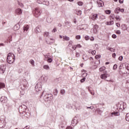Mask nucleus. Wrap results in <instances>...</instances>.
I'll list each match as a JSON object with an SVG mask.
<instances>
[{"label": "nucleus", "instance_id": "nucleus-6", "mask_svg": "<svg viewBox=\"0 0 129 129\" xmlns=\"http://www.w3.org/2000/svg\"><path fill=\"white\" fill-rule=\"evenodd\" d=\"M6 68H7V66L6 64H2L0 66V73L1 74H4L6 72Z\"/></svg>", "mask_w": 129, "mask_h": 129}, {"label": "nucleus", "instance_id": "nucleus-7", "mask_svg": "<svg viewBox=\"0 0 129 129\" xmlns=\"http://www.w3.org/2000/svg\"><path fill=\"white\" fill-rule=\"evenodd\" d=\"M24 76H25V78L27 79V80H30V79H31L30 72L28 71H26L25 72Z\"/></svg>", "mask_w": 129, "mask_h": 129}, {"label": "nucleus", "instance_id": "nucleus-43", "mask_svg": "<svg viewBox=\"0 0 129 129\" xmlns=\"http://www.w3.org/2000/svg\"><path fill=\"white\" fill-rule=\"evenodd\" d=\"M52 33H56L57 32V28L55 27L51 31Z\"/></svg>", "mask_w": 129, "mask_h": 129}, {"label": "nucleus", "instance_id": "nucleus-44", "mask_svg": "<svg viewBox=\"0 0 129 129\" xmlns=\"http://www.w3.org/2000/svg\"><path fill=\"white\" fill-rule=\"evenodd\" d=\"M76 39H77V40H80V39H81V36H80V35H77L76 36Z\"/></svg>", "mask_w": 129, "mask_h": 129}, {"label": "nucleus", "instance_id": "nucleus-60", "mask_svg": "<svg viewBox=\"0 0 129 129\" xmlns=\"http://www.w3.org/2000/svg\"><path fill=\"white\" fill-rule=\"evenodd\" d=\"M72 43H73L72 41H70L69 42V47H71V46H72Z\"/></svg>", "mask_w": 129, "mask_h": 129}, {"label": "nucleus", "instance_id": "nucleus-46", "mask_svg": "<svg viewBox=\"0 0 129 129\" xmlns=\"http://www.w3.org/2000/svg\"><path fill=\"white\" fill-rule=\"evenodd\" d=\"M50 40H52V42H49V45H52V44H53V43H55V40H54L53 39H50Z\"/></svg>", "mask_w": 129, "mask_h": 129}, {"label": "nucleus", "instance_id": "nucleus-55", "mask_svg": "<svg viewBox=\"0 0 129 129\" xmlns=\"http://www.w3.org/2000/svg\"><path fill=\"white\" fill-rule=\"evenodd\" d=\"M87 109H88V108H90V109H93V108H94V106H91L90 107H87Z\"/></svg>", "mask_w": 129, "mask_h": 129}, {"label": "nucleus", "instance_id": "nucleus-16", "mask_svg": "<svg viewBox=\"0 0 129 129\" xmlns=\"http://www.w3.org/2000/svg\"><path fill=\"white\" fill-rule=\"evenodd\" d=\"M97 17H98V15H97V14H93L92 16V20H93V21H95V20L97 19Z\"/></svg>", "mask_w": 129, "mask_h": 129}, {"label": "nucleus", "instance_id": "nucleus-8", "mask_svg": "<svg viewBox=\"0 0 129 129\" xmlns=\"http://www.w3.org/2000/svg\"><path fill=\"white\" fill-rule=\"evenodd\" d=\"M77 122H78V121L77 120V117H75L74 119H73L72 121V124L73 126H75V125L77 124Z\"/></svg>", "mask_w": 129, "mask_h": 129}, {"label": "nucleus", "instance_id": "nucleus-53", "mask_svg": "<svg viewBox=\"0 0 129 129\" xmlns=\"http://www.w3.org/2000/svg\"><path fill=\"white\" fill-rule=\"evenodd\" d=\"M94 29H96L97 30V29H98V25L96 24L94 26Z\"/></svg>", "mask_w": 129, "mask_h": 129}, {"label": "nucleus", "instance_id": "nucleus-56", "mask_svg": "<svg viewBox=\"0 0 129 129\" xmlns=\"http://www.w3.org/2000/svg\"><path fill=\"white\" fill-rule=\"evenodd\" d=\"M52 61H53V60L51 58H49L47 59V61L49 62V63H51Z\"/></svg>", "mask_w": 129, "mask_h": 129}, {"label": "nucleus", "instance_id": "nucleus-24", "mask_svg": "<svg viewBox=\"0 0 129 129\" xmlns=\"http://www.w3.org/2000/svg\"><path fill=\"white\" fill-rule=\"evenodd\" d=\"M66 26H67V28H70L71 27V24H70V22L67 21L65 22Z\"/></svg>", "mask_w": 129, "mask_h": 129}, {"label": "nucleus", "instance_id": "nucleus-36", "mask_svg": "<svg viewBox=\"0 0 129 129\" xmlns=\"http://www.w3.org/2000/svg\"><path fill=\"white\" fill-rule=\"evenodd\" d=\"M82 14V11H81V10H79L78 12H77V15H78V16H81Z\"/></svg>", "mask_w": 129, "mask_h": 129}, {"label": "nucleus", "instance_id": "nucleus-28", "mask_svg": "<svg viewBox=\"0 0 129 129\" xmlns=\"http://www.w3.org/2000/svg\"><path fill=\"white\" fill-rule=\"evenodd\" d=\"M115 18V16H114V14H111L110 16V20H114Z\"/></svg>", "mask_w": 129, "mask_h": 129}, {"label": "nucleus", "instance_id": "nucleus-64", "mask_svg": "<svg viewBox=\"0 0 129 129\" xmlns=\"http://www.w3.org/2000/svg\"><path fill=\"white\" fill-rule=\"evenodd\" d=\"M90 40H91V41H94V37H91V38H90Z\"/></svg>", "mask_w": 129, "mask_h": 129}, {"label": "nucleus", "instance_id": "nucleus-62", "mask_svg": "<svg viewBox=\"0 0 129 129\" xmlns=\"http://www.w3.org/2000/svg\"><path fill=\"white\" fill-rule=\"evenodd\" d=\"M76 46L77 48H81V47H82L80 44H77Z\"/></svg>", "mask_w": 129, "mask_h": 129}, {"label": "nucleus", "instance_id": "nucleus-26", "mask_svg": "<svg viewBox=\"0 0 129 129\" xmlns=\"http://www.w3.org/2000/svg\"><path fill=\"white\" fill-rule=\"evenodd\" d=\"M43 68L45 70H49L50 69V67H49L48 65H44V66H43Z\"/></svg>", "mask_w": 129, "mask_h": 129}, {"label": "nucleus", "instance_id": "nucleus-27", "mask_svg": "<svg viewBox=\"0 0 129 129\" xmlns=\"http://www.w3.org/2000/svg\"><path fill=\"white\" fill-rule=\"evenodd\" d=\"M107 49H108V50H109V51H110L111 52H115V49H113V48L112 47H108V48H107Z\"/></svg>", "mask_w": 129, "mask_h": 129}, {"label": "nucleus", "instance_id": "nucleus-49", "mask_svg": "<svg viewBox=\"0 0 129 129\" xmlns=\"http://www.w3.org/2000/svg\"><path fill=\"white\" fill-rule=\"evenodd\" d=\"M72 49H73V50H76L77 46H76V45H72Z\"/></svg>", "mask_w": 129, "mask_h": 129}, {"label": "nucleus", "instance_id": "nucleus-63", "mask_svg": "<svg viewBox=\"0 0 129 129\" xmlns=\"http://www.w3.org/2000/svg\"><path fill=\"white\" fill-rule=\"evenodd\" d=\"M120 12H121V13H123V12H124V9L120 8Z\"/></svg>", "mask_w": 129, "mask_h": 129}, {"label": "nucleus", "instance_id": "nucleus-29", "mask_svg": "<svg viewBox=\"0 0 129 129\" xmlns=\"http://www.w3.org/2000/svg\"><path fill=\"white\" fill-rule=\"evenodd\" d=\"M29 63L32 65V66H35V61L33 59H31L29 61Z\"/></svg>", "mask_w": 129, "mask_h": 129}, {"label": "nucleus", "instance_id": "nucleus-13", "mask_svg": "<svg viewBox=\"0 0 129 129\" xmlns=\"http://www.w3.org/2000/svg\"><path fill=\"white\" fill-rule=\"evenodd\" d=\"M26 108H27V107L25 105H22L19 107V110H21V111L24 112L25 111Z\"/></svg>", "mask_w": 129, "mask_h": 129}, {"label": "nucleus", "instance_id": "nucleus-15", "mask_svg": "<svg viewBox=\"0 0 129 129\" xmlns=\"http://www.w3.org/2000/svg\"><path fill=\"white\" fill-rule=\"evenodd\" d=\"M106 72H105V73L103 74H102L100 76L101 78L102 79H106V78H107V76H106Z\"/></svg>", "mask_w": 129, "mask_h": 129}, {"label": "nucleus", "instance_id": "nucleus-59", "mask_svg": "<svg viewBox=\"0 0 129 129\" xmlns=\"http://www.w3.org/2000/svg\"><path fill=\"white\" fill-rule=\"evenodd\" d=\"M89 91L92 95H94V92L91 91L90 90H89Z\"/></svg>", "mask_w": 129, "mask_h": 129}, {"label": "nucleus", "instance_id": "nucleus-61", "mask_svg": "<svg viewBox=\"0 0 129 129\" xmlns=\"http://www.w3.org/2000/svg\"><path fill=\"white\" fill-rule=\"evenodd\" d=\"M29 128H30V125H27L23 129H29Z\"/></svg>", "mask_w": 129, "mask_h": 129}, {"label": "nucleus", "instance_id": "nucleus-52", "mask_svg": "<svg viewBox=\"0 0 129 129\" xmlns=\"http://www.w3.org/2000/svg\"><path fill=\"white\" fill-rule=\"evenodd\" d=\"M116 34H117L118 35H120V30H116L115 32Z\"/></svg>", "mask_w": 129, "mask_h": 129}, {"label": "nucleus", "instance_id": "nucleus-12", "mask_svg": "<svg viewBox=\"0 0 129 129\" xmlns=\"http://www.w3.org/2000/svg\"><path fill=\"white\" fill-rule=\"evenodd\" d=\"M97 4L98 5L99 8H100L101 7H103L104 6V3L102 1L99 0L97 1Z\"/></svg>", "mask_w": 129, "mask_h": 129}, {"label": "nucleus", "instance_id": "nucleus-38", "mask_svg": "<svg viewBox=\"0 0 129 129\" xmlns=\"http://www.w3.org/2000/svg\"><path fill=\"white\" fill-rule=\"evenodd\" d=\"M43 78L44 81H47L48 80V76H44L43 77Z\"/></svg>", "mask_w": 129, "mask_h": 129}, {"label": "nucleus", "instance_id": "nucleus-9", "mask_svg": "<svg viewBox=\"0 0 129 129\" xmlns=\"http://www.w3.org/2000/svg\"><path fill=\"white\" fill-rule=\"evenodd\" d=\"M38 4H41L44 5L45 6H48L49 5V2L48 1H43V0H39L37 1Z\"/></svg>", "mask_w": 129, "mask_h": 129}, {"label": "nucleus", "instance_id": "nucleus-39", "mask_svg": "<svg viewBox=\"0 0 129 129\" xmlns=\"http://www.w3.org/2000/svg\"><path fill=\"white\" fill-rule=\"evenodd\" d=\"M83 60H85V61H86L87 60H88V57H87L86 55H83Z\"/></svg>", "mask_w": 129, "mask_h": 129}, {"label": "nucleus", "instance_id": "nucleus-58", "mask_svg": "<svg viewBox=\"0 0 129 129\" xmlns=\"http://www.w3.org/2000/svg\"><path fill=\"white\" fill-rule=\"evenodd\" d=\"M112 38H113V39H116V35L115 34H113L112 35Z\"/></svg>", "mask_w": 129, "mask_h": 129}, {"label": "nucleus", "instance_id": "nucleus-3", "mask_svg": "<svg viewBox=\"0 0 129 129\" xmlns=\"http://www.w3.org/2000/svg\"><path fill=\"white\" fill-rule=\"evenodd\" d=\"M41 13V9L36 8L35 9V10L33 12V14L34 17H36V18H38V17H40Z\"/></svg>", "mask_w": 129, "mask_h": 129}, {"label": "nucleus", "instance_id": "nucleus-42", "mask_svg": "<svg viewBox=\"0 0 129 129\" xmlns=\"http://www.w3.org/2000/svg\"><path fill=\"white\" fill-rule=\"evenodd\" d=\"M77 4L78 5V6H81L83 5V3L82 2H78L77 3Z\"/></svg>", "mask_w": 129, "mask_h": 129}, {"label": "nucleus", "instance_id": "nucleus-57", "mask_svg": "<svg viewBox=\"0 0 129 129\" xmlns=\"http://www.w3.org/2000/svg\"><path fill=\"white\" fill-rule=\"evenodd\" d=\"M85 40H86V41H88V40H89V36H86L85 37Z\"/></svg>", "mask_w": 129, "mask_h": 129}, {"label": "nucleus", "instance_id": "nucleus-45", "mask_svg": "<svg viewBox=\"0 0 129 129\" xmlns=\"http://www.w3.org/2000/svg\"><path fill=\"white\" fill-rule=\"evenodd\" d=\"M93 33H94V34H97V32H98V30H97V29H95V28H93Z\"/></svg>", "mask_w": 129, "mask_h": 129}, {"label": "nucleus", "instance_id": "nucleus-19", "mask_svg": "<svg viewBox=\"0 0 129 129\" xmlns=\"http://www.w3.org/2000/svg\"><path fill=\"white\" fill-rule=\"evenodd\" d=\"M62 38L63 41H69V40H70V37L67 36H63Z\"/></svg>", "mask_w": 129, "mask_h": 129}, {"label": "nucleus", "instance_id": "nucleus-35", "mask_svg": "<svg viewBox=\"0 0 129 129\" xmlns=\"http://www.w3.org/2000/svg\"><path fill=\"white\" fill-rule=\"evenodd\" d=\"M105 14H106L107 15H110V13H111V11L109 10H106L105 11Z\"/></svg>", "mask_w": 129, "mask_h": 129}, {"label": "nucleus", "instance_id": "nucleus-50", "mask_svg": "<svg viewBox=\"0 0 129 129\" xmlns=\"http://www.w3.org/2000/svg\"><path fill=\"white\" fill-rule=\"evenodd\" d=\"M123 59V56H120L118 57V60H119V61H122Z\"/></svg>", "mask_w": 129, "mask_h": 129}, {"label": "nucleus", "instance_id": "nucleus-1", "mask_svg": "<svg viewBox=\"0 0 129 129\" xmlns=\"http://www.w3.org/2000/svg\"><path fill=\"white\" fill-rule=\"evenodd\" d=\"M15 54L10 52L7 56V62L9 64H13L15 62Z\"/></svg>", "mask_w": 129, "mask_h": 129}, {"label": "nucleus", "instance_id": "nucleus-18", "mask_svg": "<svg viewBox=\"0 0 129 129\" xmlns=\"http://www.w3.org/2000/svg\"><path fill=\"white\" fill-rule=\"evenodd\" d=\"M88 52L89 53L92 54L93 55H95V54H96V51L93 50L92 49L89 50Z\"/></svg>", "mask_w": 129, "mask_h": 129}, {"label": "nucleus", "instance_id": "nucleus-37", "mask_svg": "<svg viewBox=\"0 0 129 129\" xmlns=\"http://www.w3.org/2000/svg\"><path fill=\"white\" fill-rule=\"evenodd\" d=\"M53 94L54 95H55V96L57 95V94H58V90L55 89L53 92Z\"/></svg>", "mask_w": 129, "mask_h": 129}, {"label": "nucleus", "instance_id": "nucleus-14", "mask_svg": "<svg viewBox=\"0 0 129 129\" xmlns=\"http://www.w3.org/2000/svg\"><path fill=\"white\" fill-rule=\"evenodd\" d=\"M15 13L16 15H21L23 13V11L21 9H17L16 10Z\"/></svg>", "mask_w": 129, "mask_h": 129}, {"label": "nucleus", "instance_id": "nucleus-48", "mask_svg": "<svg viewBox=\"0 0 129 129\" xmlns=\"http://www.w3.org/2000/svg\"><path fill=\"white\" fill-rule=\"evenodd\" d=\"M115 19H116V20H117V21H118V20L119 21H120V19L119 18V16H115Z\"/></svg>", "mask_w": 129, "mask_h": 129}, {"label": "nucleus", "instance_id": "nucleus-2", "mask_svg": "<svg viewBox=\"0 0 129 129\" xmlns=\"http://www.w3.org/2000/svg\"><path fill=\"white\" fill-rule=\"evenodd\" d=\"M43 99L47 102H51L52 99H53V95L52 94H46L44 96Z\"/></svg>", "mask_w": 129, "mask_h": 129}, {"label": "nucleus", "instance_id": "nucleus-47", "mask_svg": "<svg viewBox=\"0 0 129 129\" xmlns=\"http://www.w3.org/2000/svg\"><path fill=\"white\" fill-rule=\"evenodd\" d=\"M85 79H86V78L85 77H84L83 79H82L80 80V82L83 83V82H84V81H85Z\"/></svg>", "mask_w": 129, "mask_h": 129}, {"label": "nucleus", "instance_id": "nucleus-41", "mask_svg": "<svg viewBox=\"0 0 129 129\" xmlns=\"http://www.w3.org/2000/svg\"><path fill=\"white\" fill-rule=\"evenodd\" d=\"M43 35H44V37H48V36H49V33L47 32H45L44 33Z\"/></svg>", "mask_w": 129, "mask_h": 129}, {"label": "nucleus", "instance_id": "nucleus-32", "mask_svg": "<svg viewBox=\"0 0 129 129\" xmlns=\"http://www.w3.org/2000/svg\"><path fill=\"white\" fill-rule=\"evenodd\" d=\"M14 29L15 30H19L20 29V25L19 24H17L14 26Z\"/></svg>", "mask_w": 129, "mask_h": 129}, {"label": "nucleus", "instance_id": "nucleus-30", "mask_svg": "<svg viewBox=\"0 0 129 129\" xmlns=\"http://www.w3.org/2000/svg\"><path fill=\"white\" fill-rule=\"evenodd\" d=\"M125 120L126 121H129V113H127L125 116Z\"/></svg>", "mask_w": 129, "mask_h": 129}, {"label": "nucleus", "instance_id": "nucleus-4", "mask_svg": "<svg viewBox=\"0 0 129 129\" xmlns=\"http://www.w3.org/2000/svg\"><path fill=\"white\" fill-rule=\"evenodd\" d=\"M5 120L6 118L5 116H2L0 118V128H3V127H4L5 125H6V123H5Z\"/></svg>", "mask_w": 129, "mask_h": 129}, {"label": "nucleus", "instance_id": "nucleus-21", "mask_svg": "<svg viewBox=\"0 0 129 129\" xmlns=\"http://www.w3.org/2000/svg\"><path fill=\"white\" fill-rule=\"evenodd\" d=\"M52 21L53 20H52V18H51V17H47L46 19V21L47 23H52Z\"/></svg>", "mask_w": 129, "mask_h": 129}, {"label": "nucleus", "instance_id": "nucleus-23", "mask_svg": "<svg viewBox=\"0 0 129 129\" xmlns=\"http://www.w3.org/2000/svg\"><path fill=\"white\" fill-rule=\"evenodd\" d=\"M5 87H6L5 83L0 82V89H2V88H5Z\"/></svg>", "mask_w": 129, "mask_h": 129}, {"label": "nucleus", "instance_id": "nucleus-31", "mask_svg": "<svg viewBox=\"0 0 129 129\" xmlns=\"http://www.w3.org/2000/svg\"><path fill=\"white\" fill-rule=\"evenodd\" d=\"M125 69L127 71L126 73H129V64H125Z\"/></svg>", "mask_w": 129, "mask_h": 129}, {"label": "nucleus", "instance_id": "nucleus-54", "mask_svg": "<svg viewBox=\"0 0 129 129\" xmlns=\"http://www.w3.org/2000/svg\"><path fill=\"white\" fill-rule=\"evenodd\" d=\"M82 76H83V77H86V76H87V73H83L82 75Z\"/></svg>", "mask_w": 129, "mask_h": 129}, {"label": "nucleus", "instance_id": "nucleus-22", "mask_svg": "<svg viewBox=\"0 0 129 129\" xmlns=\"http://www.w3.org/2000/svg\"><path fill=\"white\" fill-rule=\"evenodd\" d=\"M23 30L27 32L29 30V26L28 25H25L23 27Z\"/></svg>", "mask_w": 129, "mask_h": 129}, {"label": "nucleus", "instance_id": "nucleus-11", "mask_svg": "<svg viewBox=\"0 0 129 129\" xmlns=\"http://www.w3.org/2000/svg\"><path fill=\"white\" fill-rule=\"evenodd\" d=\"M0 101L1 102H3V103H6L7 101H8V98L5 96H2L0 98Z\"/></svg>", "mask_w": 129, "mask_h": 129}, {"label": "nucleus", "instance_id": "nucleus-25", "mask_svg": "<svg viewBox=\"0 0 129 129\" xmlns=\"http://www.w3.org/2000/svg\"><path fill=\"white\" fill-rule=\"evenodd\" d=\"M106 24L109 26H112V25H113V21H110L109 22H107Z\"/></svg>", "mask_w": 129, "mask_h": 129}, {"label": "nucleus", "instance_id": "nucleus-20", "mask_svg": "<svg viewBox=\"0 0 129 129\" xmlns=\"http://www.w3.org/2000/svg\"><path fill=\"white\" fill-rule=\"evenodd\" d=\"M120 10V8L119 7L116 8L114 10L115 14H119Z\"/></svg>", "mask_w": 129, "mask_h": 129}, {"label": "nucleus", "instance_id": "nucleus-34", "mask_svg": "<svg viewBox=\"0 0 129 129\" xmlns=\"http://www.w3.org/2000/svg\"><path fill=\"white\" fill-rule=\"evenodd\" d=\"M60 93L62 95H65V92H66L65 90L62 89V90H60Z\"/></svg>", "mask_w": 129, "mask_h": 129}, {"label": "nucleus", "instance_id": "nucleus-33", "mask_svg": "<svg viewBox=\"0 0 129 129\" xmlns=\"http://www.w3.org/2000/svg\"><path fill=\"white\" fill-rule=\"evenodd\" d=\"M104 70H105V67H102L99 69L100 72H102V71H104Z\"/></svg>", "mask_w": 129, "mask_h": 129}, {"label": "nucleus", "instance_id": "nucleus-51", "mask_svg": "<svg viewBox=\"0 0 129 129\" xmlns=\"http://www.w3.org/2000/svg\"><path fill=\"white\" fill-rule=\"evenodd\" d=\"M100 57H101V55L100 54L96 55L95 56L96 59H98V58H100Z\"/></svg>", "mask_w": 129, "mask_h": 129}, {"label": "nucleus", "instance_id": "nucleus-5", "mask_svg": "<svg viewBox=\"0 0 129 129\" xmlns=\"http://www.w3.org/2000/svg\"><path fill=\"white\" fill-rule=\"evenodd\" d=\"M35 90L37 92H39V91H41L42 90V83L38 82L37 83L35 86Z\"/></svg>", "mask_w": 129, "mask_h": 129}, {"label": "nucleus", "instance_id": "nucleus-40", "mask_svg": "<svg viewBox=\"0 0 129 129\" xmlns=\"http://www.w3.org/2000/svg\"><path fill=\"white\" fill-rule=\"evenodd\" d=\"M113 70H116L117 69V64H115L113 67Z\"/></svg>", "mask_w": 129, "mask_h": 129}, {"label": "nucleus", "instance_id": "nucleus-10", "mask_svg": "<svg viewBox=\"0 0 129 129\" xmlns=\"http://www.w3.org/2000/svg\"><path fill=\"white\" fill-rule=\"evenodd\" d=\"M109 115H110V116H111V117H112L113 116H119V112L114 111L112 113H110L109 114Z\"/></svg>", "mask_w": 129, "mask_h": 129}, {"label": "nucleus", "instance_id": "nucleus-17", "mask_svg": "<svg viewBox=\"0 0 129 129\" xmlns=\"http://www.w3.org/2000/svg\"><path fill=\"white\" fill-rule=\"evenodd\" d=\"M36 33H40L41 32V27L37 26L35 29Z\"/></svg>", "mask_w": 129, "mask_h": 129}]
</instances>
